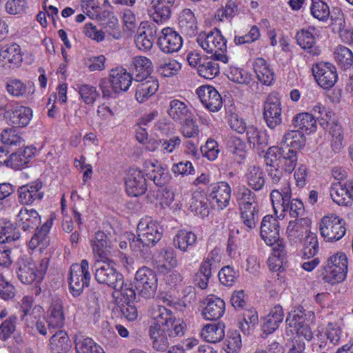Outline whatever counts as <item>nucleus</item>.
<instances>
[{
  "mask_svg": "<svg viewBox=\"0 0 353 353\" xmlns=\"http://www.w3.org/2000/svg\"><path fill=\"white\" fill-rule=\"evenodd\" d=\"M347 272L343 270L332 268L323 265L321 270L320 277L326 283L334 285L345 280Z\"/></svg>",
  "mask_w": 353,
  "mask_h": 353,
  "instance_id": "5fc2aeb1",
  "label": "nucleus"
},
{
  "mask_svg": "<svg viewBox=\"0 0 353 353\" xmlns=\"http://www.w3.org/2000/svg\"><path fill=\"white\" fill-rule=\"evenodd\" d=\"M151 314L155 323L150 326H158L159 328H162L174 316L170 310L161 305L154 307Z\"/></svg>",
  "mask_w": 353,
  "mask_h": 353,
  "instance_id": "69168bd1",
  "label": "nucleus"
},
{
  "mask_svg": "<svg viewBox=\"0 0 353 353\" xmlns=\"http://www.w3.org/2000/svg\"><path fill=\"white\" fill-rule=\"evenodd\" d=\"M149 336L152 341V347L155 351L164 352L170 348L168 336L161 328L158 326H150Z\"/></svg>",
  "mask_w": 353,
  "mask_h": 353,
  "instance_id": "ea45409f",
  "label": "nucleus"
},
{
  "mask_svg": "<svg viewBox=\"0 0 353 353\" xmlns=\"http://www.w3.org/2000/svg\"><path fill=\"white\" fill-rule=\"evenodd\" d=\"M185 324L183 321L173 316L161 330L168 335L170 340H172L183 336L185 334Z\"/></svg>",
  "mask_w": 353,
  "mask_h": 353,
  "instance_id": "6e6d98bb",
  "label": "nucleus"
},
{
  "mask_svg": "<svg viewBox=\"0 0 353 353\" xmlns=\"http://www.w3.org/2000/svg\"><path fill=\"white\" fill-rule=\"evenodd\" d=\"M248 185L256 191L261 190L265 184L263 170L259 166L250 167L245 174Z\"/></svg>",
  "mask_w": 353,
  "mask_h": 353,
  "instance_id": "4d7b16f0",
  "label": "nucleus"
},
{
  "mask_svg": "<svg viewBox=\"0 0 353 353\" xmlns=\"http://www.w3.org/2000/svg\"><path fill=\"white\" fill-rule=\"evenodd\" d=\"M158 40L161 50L167 54L178 52L182 47L181 36L171 28H163Z\"/></svg>",
  "mask_w": 353,
  "mask_h": 353,
  "instance_id": "a211bd4d",
  "label": "nucleus"
},
{
  "mask_svg": "<svg viewBox=\"0 0 353 353\" xmlns=\"http://www.w3.org/2000/svg\"><path fill=\"white\" fill-rule=\"evenodd\" d=\"M310 220L307 218H298L290 221L287 227L288 236L292 240L301 239L304 234L309 232Z\"/></svg>",
  "mask_w": 353,
  "mask_h": 353,
  "instance_id": "4c0bfd02",
  "label": "nucleus"
},
{
  "mask_svg": "<svg viewBox=\"0 0 353 353\" xmlns=\"http://www.w3.org/2000/svg\"><path fill=\"white\" fill-rule=\"evenodd\" d=\"M167 113L174 121L179 122L190 118L192 115V111L188 105L178 99H172L170 101Z\"/></svg>",
  "mask_w": 353,
  "mask_h": 353,
  "instance_id": "f704fd0d",
  "label": "nucleus"
},
{
  "mask_svg": "<svg viewBox=\"0 0 353 353\" xmlns=\"http://www.w3.org/2000/svg\"><path fill=\"white\" fill-rule=\"evenodd\" d=\"M7 92L13 97H28L30 90L28 85L19 79L10 78L6 83Z\"/></svg>",
  "mask_w": 353,
  "mask_h": 353,
  "instance_id": "603ef678",
  "label": "nucleus"
},
{
  "mask_svg": "<svg viewBox=\"0 0 353 353\" xmlns=\"http://www.w3.org/2000/svg\"><path fill=\"white\" fill-rule=\"evenodd\" d=\"M330 194L332 201L339 205L348 206L353 201V181L344 183L338 181L332 183L330 188Z\"/></svg>",
  "mask_w": 353,
  "mask_h": 353,
  "instance_id": "f3484780",
  "label": "nucleus"
},
{
  "mask_svg": "<svg viewBox=\"0 0 353 353\" xmlns=\"http://www.w3.org/2000/svg\"><path fill=\"white\" fill-rule=\"evenodd\" d=\"M292 125L302 132L311 133L316 130V119L308 112L299 113L293 118Z\"/></svg>",
  "mask_w": 353,
  "mask_h": 353,
  "instance_id": "37998d69",
  "label": "nucleus"
},
{
  "mask_svg": "<svg viewBox=\"0 0 353 353\" xmlns=\"http://www.w3.org/2000/svg\"><path fill=\"white\" fill-rule=\"evenodd\" d=\"M7 114H8L9 121L15 128L27 126L32 118V109L23 105L15 106L11 112L8 111Z\"/></svg>",
  "mask_w": 353,
  "mask_h": 353,
  "instance_id": "cd10ccee",
  "label": "nucleus"
},
{
  "mask_svg": "<svg viewBox=\"0 0 353 353\" xmlns=\"http://www.w3.org/2000/svg\"><path fill=\"white\" fill-rule=\"evenodd\" d=\"M197 241L196 235L192 231L181 230L178 231L174 237V245L182 252H188L191 250Z\"/></svg>",
  "mask_w": 353,
  "mask_h": 353,
  "instance_id": "79ce46f5",
  "label": "nucleus"
},
{
  "mask_svg": "<svg viewBox=\"0 0 353 353\" xmlns=\"http://www.w3.org/2000/svg\"><path fill=\"white\" fill-rule=\"evenodd\" d=\"M279 221L272 215L265 216L261 223L260 236L268 245L283 243L280 240Z\"/></svg>",
  "mask_w": 353,
  "mask_h": 353,
  "instance_id": "ddd939ff",
  "label": "nucleus"
},
{
  "mask_svg": "<svg viewBox=\"0 0 353 353\" xmlns=\"http://www.w3.org/2000/svg\"><path fill=\"white\" fill-rule=\"evenodd\" d=\"M21 319L23 321L24 329L29 334H35L36 332H38L43 336L47 334V327L44 319L33 312L31 314L21 316Z\"/></svg>",
  "mask_w": 353,
  "mask_h": 353,
  "instance_id": "473e14b6",
  "label": "nucleus"
},
{
  "mask_svg": "<svg viewBox=\"0 0 353 353\" xmlns=\"http://www.w3.org/2000/svg\"><path fill=\"white\" fill-rule=\"evenodd\" d=\"M153 34L151 29L143 30L134 37V43L137 48L143 52H148L153 46Z\"/></svg>",
  "mask_w": 353,
  "mask_h": 353,
  "instance_id": "338daca9",
  "label": "nucleus"
},
{
  "mask_svg": "<svg viewBox=\"0 0 353 353\" xmlns=\"http://www.w3.org/2000/svg\"><path fill=\"white\" fill-rule=\"evenodd\" d=\"M152 63L148 58L143 56L134 57L129 66L132 74L134 76L136 81H142L145 79L152 77Z\"/></svg>",
  "mask_w": 353,
  "mask_h": 353,
  "instance_id": "4be33fe9",
  "label": "nucleus"
},
{
  "mask_svg": "<svg viewBox=\"0 0 353 353\" xmlns=\"http://www.w3.org/2000/svg\"><path fill=\"white\" fill-rule=\"evenodd\" d=\"M245 143L239 137H229L226 141L228 152L233 155L232 158L239 164L242 163L246 157Z\"/></svg>",
  "mask_w": 353,
  "mask_h": 353,
  "instance_id": "e433bc0d",
  "label": "nucleus"
},
{
  "mask_svg": "<svg viewBox=\"0 0 353 353\" xmlns=\"http://www.w3.org/2000/svg\"><path fill=\"white\" fill-rule=\"evenodd\" d=\"M196 94L203 105L211 112H217L221 108L222 97L214 87L202 85L197 88Z\"/></svg>",
  "mask_w": 353,
  "mask_h": 353,
  "instance_id": "aec40b11",
  "label": "nucleus"
},
{
  "mask_svg": "<svg viewBox=\"0 0 353 353\" xmlns=\"http://www.w3.org/2000/svg\"><path fill=\"white\" fill-rule=\"evenodd\" d=\"M273 250V254L268 259V265L270 271L280 272L283 270V259L286 254L285 247L283 243H279Z\"/></svg>",
  "mask_w": 353,
  "mask_h": 353,
  "instance_id": "bf43d9fd",
  "label": "nucleus"
},
{
  "mask_svg": "<svg viewBox=\"0 0 353 353\" xmlns=\"http://www.w3.org/2000/svg\"><path fill=\"white\" fill-rule=\"evenodd\" d=\"M154 261L158 269L166 270L168 268L166 263L171 268L177 265L175 251L171 247L163 248L158 250L154 256Z\"/></svg>",
  "mask_w": 353,
  "mask_h": 353,
  "instance_id": "58836bf2",
  "label": "nucleus"
},
{
  "mask_svg": "<svg viewBox=\"0 0 353 353\" xmlns=\"http://www.w3.org/2000/svg\"><path fill=\"white\" fill-rule=\"evenodd\" d=\"M314 28L302 29L296 34L297 44L308 54L312 56H319L321 49L316 46V38L314 35Z\"/></svg>",
  "mask_w": 353,
  "mask_h": 353,
  "instance_id": "393cba45",
  "label": "nucleus"
},
{
  "mask_svg": "<svg viewBox=\"0 0 353 353\" xmlns=\"http://www.w3.org/2000/svg\"><path fill=\"white\" fill-rule=\"evenodd\" d=\"M283 142L286 145L285 147L299 150L305 146V137L301 131L296 129L285 133Z\"/></svg>",
  "mask_w": 353,
  "mask_h": 353,
  "instance_id": "052dcab7",
  "label": "nucleus"
},
{
  "mask_svg": "<svg viewBox=\"0 0 353 353\" xmlns=\"http://www.w3.org/2000/svg\"><path fill=\"white\" fill-rule=\"evenodd\" d=\"M52 225V221H46L40 228L34 230L29 243V248L34 250L39 247L40 250L44 249L48 245V232ZM33 232V231L32 232Z\"/></svg>",
  "mask_w": 353,
  "mask_h": 353,
  "instance_id": "2f4dec72",
  "label": "nucleus"
},
{
  "mask_svg": "<svg viewBox=\"0 0 353 353\" xmlns=\"http://www.w3.org/2000/svg\"><path fill=\"white\" fill-rule=\"evenodd\" d=\"M179 26L182 33L192 37L197 32V22L194 12L190 9H183L179 14Z\"/></svg>",
  "mask_w": 353,
  "mask_h": 353,
  "instance_id": "72a5a7b5",
  "label": "nucleus"
},
{
  "mask_svg": "<svg viewBox=\"0 0 353 353\" xmlns=\"http://www.w3.org/2000/svg\"><path fill=\"white\" fill-rule=\"evenodd\" d=\"M136 290L144 299L154 297L157 288L158 279L156 272L152 269L143 266L139 268L135 274Z\"/></svg>",
  "mask_w": 353,
  "mask_h": 353,
  "instance_id": "6e6552de",
  "label": "nucleus"
},
{
  "mask_svg": "<svg viewBox=\"0 0 353 353\" xmlns=\"http://www.w3.org/2000/svg\"><path fill=\"white\" fill-rule=\"evenodd\" d=\"M138 82L136 87L135 98L139 103L145 102L158 90L159 81L154 77H149Z\"/></svg>",
  "mask_w": 353,
  "mask_h": 353,
  "instance_id": "c756f323",
  "label": "nucleus"
},
{
  "mask_svg": "<svg viewBox=\"0 0 353 353\" xmlns=\"http://www.w3.org/2000/svg\"><path fill=\"white\" fill-rule=\"evenodd\" d=\"M1 140L3 146L9 147H23L24 139L15 127L7 128L1 133Z\"/></svg>",
  "mask_w": 353,
  "mask_h": 353,
  "instance_id": "3c124183",
  "label": "nucleus"
},
{
  "mask_svg": "<svg viewBox=\"0 0 353 353\" xmlns=\"http://www.w3.org/2000/svg\"><path fill=\"white\" fill-rule=\"evenodd\" d=\"M181 69V64L172 59H161L157 63V72L164 77L176 75Z\"/></svg>",
  "mask_w": 353,
  "mask_h": 353,
  "instance_id": "8fccbe9b",
  "label": "nucleus"
},
{
  "mask_svg": "<svg viewBox=\"0 0 353 353\" xmlns=\"http://www.w3.org/2000/svg\"><path fill=\"white\" fill-rule=\"evenodd\" d=\"M312 70L318 85L325 90L332 88L338 80L336 68L330 62L316 63Z\"/></svg>",
  "mask_w": 353,
  "mask_h": 353,
  "instance_id": "9b49d317",
  "label": "nucleus"
},
{
  "mask_svg": "<svg viewBox=\"0 0 353 353\" xmlns=\"http://www.w3.org/2000/svg\"><path fill=\"white\" fill-rule=\"evenodd\" d=\"M314 316L313 312H305L303 307L288 314L285 321L288 325L286 334L290 335V332L294 336L288 353L302 352L305 350L304 340L309 341L313 338L309 321Z\"/></svg>",
  "mask_w": 353,
  "mask_h": 353,
  "instance_id": "f257e3e1",
  "label": "nucleus"
},
{
  "mask_svg": "<svg viewBox=\"0 0 353 353\" xmlns=\"http://www.w3.org/2000/svg\"><path fill=\"white\" fill-rule=\"evenodd\" d=\"M208 198L201 195L194 196L191 199L190 209L195 214L200 215L202 218L209 214L210 210L208 204Z\"/></svg>",
  "mask_w": 353,
  "mask_h": 353,
  "instance_id": "774afa93",
  "label": "nucleus"
},
{
  "mask_svg": "<svg viewBox=\"0 0 353 353\" xmlns=\"http://www.w3.org/2000/svg\"><path fill=\"white\" fill-rule=\"evenodd\" d=\"M17 225L24 232H32L41 224V216L34 209L21 207L16 217Z\"/></svg>",
  "mask_w": 353,
  "mask_h": 353,
  "instance_id": "412c9836",
  "label": "nucleus"
},
{
  "mask_svg": "<svg viewBox=\"0 0 353 353\" xmlns=\"http://www.w3.org/2000/svg\"><path fill=\"white\" fill-rule=\"evenodd\" d=\"M240 219L245 228H241L239 231L243 239L250 236V231L256 226L259 219L258 206L240 209Z\"/></svg>",
  "mask_w": 353,
  "mask_h": 353,
  "instance_id": "a878e982",
  "label": "nucleus"
},
{
  "mask_svg": "<svg viewBox=\"0 0 353 353\" xmlns=\"http://www.w3.org/2000/svg\"><path fill=\"white\" fill-rule=\"evenodd\" d=\"M231 188L224 181L212 183L208 188V200L213 208L223 210L230 203Z\"/></svg>",
  "mask_w": 353,
  "mask_h": 353,
  "instance_id": "f8f14e48",
  "label": "nucleus"
},
{
  "mask_svg": "<svg viewBox=\"0 0 353 353\" xmlns=\"http://www.w3.org/2000/svg\"><path fill=\"white\" fill-rule=\"evenodd\" d=\"M281 156L279 166L284 170L285 173L291 174L297 163V150L283 147Z\"/></svg>",
  "mask_w": 353,
  "mask_h": 353,
  "instance_id": "864d4df0",
  "label": "nucleus"
},
{
  "mask_svg": "<svg viewBox=\"0 0 353 353\" xmlns=\"http://www.w3.org/2000/svg\"><path fill=\"white\" fill-rule=\"evenodd\" d=\"M252 65L256 78L261 83L265 85L272 84L274 81V72L263 58H256Z\"/></svg>",
  "mask_w": 353,
  "mask_h": 353,
  "instance_id": "7c9ffc66",
  "label": "nucleus"
},
{
  "mask_svg": "<svg viewBox=\"0 0 353 353\" xmlns=\"http://www.w3.org/2000/svg\"><path fill=\"white\" fill-rule=\"evenodd\" d=\"M91 274L89 270V262L81 260L80 263H73L70 269L69 289L73 296H80L90 284Z\"/></svg>",
  "mask_w": 353,
  "mask_h": 353,
  "instance_id": "423d86ee",
  "label": "nucleus"
},
{
  "mask_svg": "<svg viewBox=\"0 0 353 353\" xmlns=\"http://www.w3.org/2000/svg\"><path fill=\"white\" fill-rule=\"evenodd\" d=\"M138 237L130 239V246L136 253H143L144 249L155 245L162 238L163 228L150 217L142 219L138 225Z\"/></svg>",
  "mask_w": 353,
  "mask_h": 353,
  "instance_id": "f03ea898",
  "label": "nucleus"
},
{
  "mask_svg": "<svg viewBox=\"0 0 353 353\" xmlns=\"http://www.w3.org/2000/svg\"><path fill=\"white\" fill-rule=\"evenodd\" d=\"M292 192L288 181H284L280 189H274L270 193V199L275 214L279 219H283L286 209L291 200Z\"/></svg>",
  "mask_w": 353,
  "mask_h": 353,
  "instance_id": "4468645a",
  "label": "nucleus"
},
{
  "mask_svg": "<svg viewBox=\"0 0 353 353\" xmlns=\"http://www.w3.org/2000/svg\"><path fill=\"white\" fill-rule=\"evenodd\" d=\"M225 325L222 323L206 325L201 330V335L207 342H219L225 336Z\"/></svg>",
  "mask_w": 353,
  "mask_h": 353,
  "instance_id": "de8ad7c7",
  "label": "nucleus"
},
{
  "mask_svg": "<svg viewBox=\"0 0 353 353\" xmlns=\"http://www.w3.org/2000/svg\"><path fill=\"white\" fill-rule=\"evenodd\" d=\"M284 317L283 307L276 305L270 311L269 314L262 319V330L267 334L275 332L282 323Z\"/></svg>",
  "mask_w": 353,
  "mask_h": 353,
  "instance_id": "bb28decb",
  "label": "nucleus"
},
{
  "mask_svg": "<svg viewBox=\"0 0 353 353\" xmlns=\"http://www.w3.org/2000/svg\"><path fill=\"white\" fill-rule=\"evenodd\" d=\"M321 236L325 241L332 242L340 240L346 232L345 222L335 214L324 216L319 223Z\"/></svg>",
  "mask_w": 353,
  "mask_h": 353,
  "instance_id": "0eeeda50",
  "label": "nucleus"
},
{
  "mask_svg": "<svg viewBox=\"0 0 353 353\" xmlns=\"http://www.w3.org/2000/svg\"><path fill=\"white\" fill-rule=\"evenodd\" d=\"M132 77L126 69L116 68L110 70L109 78L100 81L99 88L103 97H111L112 94L127 91L132 84Z\"/></svg>",
  "mask_w": 353,
  "mask_h": 353,
  "instance_id": "20e7f679",
  "label": "nucleus"
},
{
  "mask_svg": "<svg viewBox=\"0 0 353 353\" xmlns=\"http://www.w3.org/2000/svg\"><path fill=\"white\" fill-rule=\"evenodd\" d=\"M125 183L126 192L131 196L142 195L148 188L145 174L138 168L129 169Z\"/></svg>",
  "mask_w": 353,
  "mask_h": 353,
  "instance_id": "dca6fc26",
  "label": "nucleus"
},
{
  "mask_svg": "<svg viewBox=\"0 0 353 353\" xmlns=\"http://www.w3.org/2000/svg\"><path fill=\"white\" fill-rule=\"evenodd\" d=\"M19 237V232L10 221L0 223V243L14 242Z\"/></svg>",
  "mask_w": 353,
  "mask_h": 353,
  "instance_id": "0e129e2a",
  "label": "nucleus"
},
{
  "mask_svg": "<svg viewBox=\"0 0 353 353\" xmlns=\"http://www.w3.org/2000/svg\"><path fill=\"white\" fill-rule=\"evenodd\" d=\"M146 176L159 187L163 186L170 179L168 171L160 165L153 163L146 164Z\"/></svg>",
  "mask_w": 353,
  "mask_h": 353,
  "instance_id": "a19ab883",
  "label": "nucleus"
},
{
  "mask_svg": "<svg viewBox=\"0 0 353 353\" xmlns=\"http://www.w3.org/2000/svg\"><path fill=\"white\" fill-rule=\"evenodd\" d=\"M334 59L341 69H349L353 64V54L347 47L339 46L334 51Z\"/></svg>",
  "mask_w": 353,
  "mask_h": 353,
  "instance_id": "680f3d73",
  "label": "nucleus"
},
{
  "mask_svg": "<svg viewBox=\"0 0 353 353\" xmlns=\"http://www.w3.org/2000/svg\"><path fill=\"white\" fill-rule=\"evenodd\" d=\"M234 195L239 210L258 206L255 194L245 185L238 187Z\"/></svg>",
  "mask_w": 353,
  "mask_h": 353,
  "instance_id": "49530a36",
  "label": "nucleus"
},
{
  "mask_svg": "<svg viewBox=\"0 0 353 353\" xmlns=\"http://www.w3.org/2000/svg\"><path fill=\"white\" fill-rule=\"evenodd\" d=\"M111 260L97 261L92 265L94 276L96 281L114 289L120 285L123 275L110 265Z\"/></svg>",
  "mask_w": 353,
  "mask_h": 353,
  "instance_id": "1a4fd4ad",
  "label": "nucleus"
},
{
  "mask_svg": "<svg viewBox=\"0 0 353 353\" xmlns=\"http://www.w3.org/2000/svg\"><path fill=\"white\" fill-rule=\"evenodd\" d=\"M47 323L50 329H59L63 326L65 315L63 311V305L60 300L53 301L50 307V314Z\"/></svg>",
  "mask_w": 353,
  "mask_h": 353,
  "instance_id": "a18cd8bd",
  "label": "nucleus"
},
{
  "mask_svg": "<svg viewBox=\"0 0 353 353\" xmlns=\"http://www.w3.org/2000/svg\"><path fill=\"white\" fill-rule=\"evenodd\" d=\"M74 344L77 353H105L103 349L90 337L76 336Z\"/></svg>",
  "mask_w": 353,
  "mask_h": 353,
  "instance_id": "09e8293b",
  "label": "nucleus"
},
{
  "mask_svg": "<svg viewBox=\"0 0 353 353\" xmlns=\"http://www.w3.org/2000/svg\"><path fill=\"white\" fill-rule=\"evenodd\" d=\"M248 142L254 148L263 149L268 144V137L265 130L259 129L254 125H248L245 131Z\"/></svg>",
  "mask_w": 353,
  "mask_h": 353,
  "instance_id": "c03bdc74",
  "label": "nucleus"
},
{
  "mask_svg": "<svg viewBox=\"0 0 353 353\" xmlns=\"http://www.w3.org/2000/svg\"><path fill=\"white\" fill-rule=\"evenodd\" d=\"M263 108V117L269 128L274 130L282 123V105L276 94L266 97Z\"/></svg>",
  "mask_w": 353,
  "mask_h": 353,
  "instance_id": "9d476101",
  "label": "nucleus"
},
{
  "mask_svg": "<svg viewBox=\"0 0 353 353\" xmlns=\"http://www.w3.org/2000/svg\"><path fill=\"white\" fill-rule=\"evenodd\" d=\"M90 245L97 259L96 261H108L111 253L112 242L105 232H97L90 239Z\"/></svg>",
  "mask_w": 353,
  "mask_h": 353,
  "instance_id": "6ab92c4d",
  "label": "nucleus"
},
{
  "mask_svg": "<svg viewBox=\"0 0 353 353\" xmlns=\"http://www.w3.org/2000/svg\"><path fill=\"white\" fill-rule=\"evenodd\" d=\"M42 188L43 183L39 180L20 186L17 192L18 201L26 205L40 202L44 196Z\"/></svg>",
  "mask_w": 353,
  "mask_h": 353,
  "instance_id": "2eb2a0df",
  "label": "nucleus"
},
{
  "mask_svg": "<svg viewBox=\"0 0 353 353\" xmlns=\"http://www.w3.org/2000/svg\"><path fill=\"white\" fill-rule=\"evenodd\" d=\"M152 10L150 16L157 23H163L170 19L172 8L176 6V0H152Z\"/></svg>",
  "mask_w": 353,
  "mask_h": 353,
  "instance_id": "b1692460",
  "label": "nucleus"
},
{
  "mask_svg": "<svg viewBox=\"0 0 353 353\" xmlns=\"http://www.w3.org/2000/svg\"><path fill=\"white\" fill-rule=\"evenodd\" d=\"M205 306L202 310V316L206 320L216 321L219 319L225 312L224 301L214 295L207 297Z\"/></svg>",
  "mask_w": 353,
  "mask_h": 353,
  "instance_id": "5701e85b",
  "label": "nucleus"
},
{
  "mask_svg": "<svg viewBox=\"0 0 353 353\" xmlns=\"http://www.w3.org/2000/svg\"><path fill=\"white\" fill-rule=\"evenodd\" d=\"M49 348L52 353H66L71 348V341L65 331L59 330L50 339Z\"/></svg>",
  "mask_w": 353,
  "mask_h": 353,
  "instance_id": "c9c22d12",
  "label": "nucleus"
},
{
  "mask_svg": "<svg viewBox=\"0 0 353 353\" xmlns=\"http://www.w3.org/2000/svg\"><path fill=\"white\" fill-rule=\"evenodd\" d=\"M196 41L203 50L211 54L212 59L224 63L228 61V57L225 54L227 41L219 29L214 28L208 33H200Z\"/></svg>",
  "mask_w": 353,
  "mask_h": 353,
  "instance_id": "7ed1b4c3",
  "label": "nucleus"
},
{
  "mask_svg": "<svg viewBox=\"0 0 353 353\" xmlns=\"http://www.w3.org/2000/svg\"><path fill=\"white\" fill-rule=\"evenodd\" d=\"M35 148L32 147H25L19 149L17 152L10 154L8 167L14 170H20L25 168L34 156Z\"/></svg>",
  "mask_w": 353,
  "mask_h": 353,
  "instance_id": "c85d7f7f",
  "label": "nucleus"
},
{
  "mask_svg": "<svg viewBox=\"0 0 353 353\" xmlns=\"http://www.w3.org/2000/svg\"><path fill=\"white\" fill-rule=\"evenodd\" d=\"M0 56L6 62L15 65L19 64L22 61L20 46L15 43L1 48Z\"/></svg>",
  "mask_w": 353,
  "mask_h": 353,
  "instance_id": "13d9d810",
  "label": "nucleus"
},
{
  "mask_svg": "<svg viewBox=\"0 0 353 353\" xmlns=\"http://www.w3.org/2000/svg\"><path fill=\"white\" fill-rule=\"evenodd\" d=\"M49 259L43 258L37 267L32 259H21L18 262L17 276L20 281L26 285L40 283L48 267Z\"/></svg>",
  "mask_w": 353,
  "mask_h": 353,
  "instance_id": "39448f33",
  "label": "nucleus"
},
{
  "mask_svg": "<svg viewBox=\"0 0 353 353\" xmlns=\"http://www.w3.org/2000/svg\"><path fill=\"white\" fill-rule=\"evenodd\" d=\"M216 60H203L199 63L197 72L198 74L207 79H212L219 74V65L216 62Z\"/></svg>",
  "mask_w": 353,
  "mask_h": 353,
  "instance_id": "e2e57ef3",
  "label": "nucleus"
}]
</instances>
